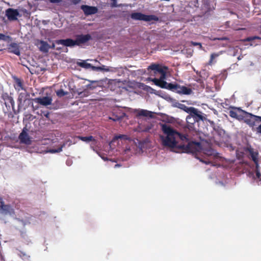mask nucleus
Instances as JSON below:
<instances>
[{"instance_id":"nucleus-17","label":"nucleus","mask_w":261,"mask_h":261,"mask_svg":"<svg viewBox=\"0 0 261 261\" xmlns=\"http://www.w3.org/2000/svg\"><path fill=\"white\" fill-rule=\"evenodd\" d=\"M3 99L5 101V105L8 109L11 108L12 109L14 108V101L11 96H9L7 94H4L3 96Z\"/></svg>"},{"instance_id":"nucleus-1","label":"nucleus","mask_w":261,"mask_h":261,"mask_svg":"<svg viewBox=\"0 0 261 261\" xmlns=\"http://www.w3.org/2000/svg\"><path fill=\"white\" fill-rule=\"evenodd\" d=\"M163 134L160 135L162 145L172 149L193 152L200 149V144L195 142L190 134L181 135L168 124H162Z\"/></svg>"},{"instance_id":"nucleus-34","label":"nucleus","mask_w":261,"mask_h":261,"mask_svg":"<svg viewBox=\"0 0 261 261\" xmlns=\"http://www.w3.org/2000/svg\"><path fill=\"white\" fill-rule=\"evenodd\" d=\"M15 89L18 91L23 89L22 85L20 80H17Z\"/></svg>"},{"instance_id":"nucleus-5","label":"nucleus","mask_w":261,"mask_h":261,"mask_svg":"<svg viewBox=\"0 0 261 261\" xmlns=\"http://www.w3.org/2000/svg\"><path fill=\"white\" fill-rule=\"evenodd\" d=\"M196 143H198L200 144V149L199 150L191 152V153H195L196 152H199L201 150L203 151V153L208 157V159L204 160L203 159H199L201 162L205 163V164H211L212 161L211 160L213 159H216L219 157V153L216 152L215 150L212 149L211 148H203L202 147L204 146V142L202 141L201 142H198L194 141Z\"/></svg>"},{"instance_id":"nucleus-37","label":"nucleus","mask_w":261,"mask_h":261,"mask_svg":"<svg viewBox=\"0 0 261 261\" xmlns=\"http://www.w3.org/2000/svg\"><path fill=\"white\" fill-rule=\"evenodd\" d=\"M191 43L194 46L199 45L200 48L202 47V45L200 43L191 42Z\"/></svg>"},{"instance_id":"nucleus-27","label":"nucleus","mask_w":261,"mask_h":261,"mask_svg":"<svg viewBox=\"0 0 261 261\" xmlns=\"http://www.w3.org/2000/svg\"><path fill=\"white\" fill-rule=\"evenodd\" d=\"M144 89L147 92L151 93V94H155L156 95H159V92L156 91L155 90L153 89L150 86L145 85V87L144 88Z\"/></svg>"},{"instance_id":"nucleus-14","label":"nucleus","mask_w":261,"mask_h":261,"mask_svg":"<svg viewBox=\"0 0 261 261\" xmlns=\"http://www.w3.org/2000/svg\"><path fill=\"white\" fill-rule=\"evenodd\" d=\"M189 114H192V116L194 117L197 122H199V121H203L205 119V115L197 109H196L194 107L192 108Z\"/></svg>"},{"instance_id":"nucleus-25","label":"nucleus","mask_w":261,"mask_h":261,"mask_svg":"<svg viewBox=\"0 0 261 261\" xmlns=\"http://www.w3.org/2000/svg\"><path fill=\"white\" fill-rule=\"evenodd\" d=\"M90 59L87 60L82 61L77 63V64L81 67L85 69H89L90 67H92V65L87 62V61H89ZM92 60H90L91 61Z\"/></svg>"},{"instance_id":"nucleus-6","label":"nucleus","mask_w":261,"mask_h":261,"mask_svg":"<svg viewBox=\"0 0 261 261\" xmlns=\"http://www.w3.org/2000/svg\"><path fill=\"white\" fill-rule=\"evenodd\" d=\"M249 155L251 156L252 160L255 164V176L252 172H250L249 174L251 176H252L253 178L256 179L258 182L259 185H261V174L259 170V165L258 164V153L257 151L254 150L253 149L250 148L248 149Z\"/></svg>"},{"instance_id":"nucleus-32","label":"nucleus","mask_w":261,"mask_h":261,"mask_svg":"<svg viewBox=\"0 0 261 261\" xmlns=\"http://www.w3.org/2000/svg\"><path fill=\"white\" fill-rule=\"evenodd\" d=\"M19 255L23 260H28L30 257L27 254L22 252H20Z\"/></svg>"},{"instance_id":"nucleus-48","label":"nucleus","mask_w":261,"mask_h":261,"mask_svg":"<svg viewBox=\"0 0 261 261\" xmlns=\"http://www.w3.org/2000/svg\"><path fill=\"white\" fill-rule=\"evenodd\" d=\"M20 96H22V93H21V94H20V96H19V100H21V98H22V97H20Z\"/></svg>"},{"instance_id":"nucleus-24","label":"nucleus","mask_w":261,"mask_h":261,"mask_svg":"<svg viewBox=\"0 0 261 261\" xmlns=\"http://www.w3.org/2000/svg\"><path fill=\"white\" fill-rule=\"evenodd\" d=\"M67 143H68V146H70L72 144V142L70 139H69L67 140L60 147L58 148L57 149H50L49 151V152L53 153L60 152L62 150V148L64 147L66 144H67Z\"/></svg>"},{"instance_id":"nucleus-52","label":"nucleus","mask_w":261,"mask_h":261,"mask_svg":"<svg viewBox=\"0 0 261 261\" xmlns=\"http://www.w3.org/2000/svg\"><path fill=\"white\" fill-rule=\"evenodd\" d=\"M220 184L221 185H223L222 182H220Z\"/></svg>"},{"instance_id":"nucleus-47","label":"nucleus","mask_w":261,"mask_h":261,"mask_svg":"<svg viewBox=\"0 0 261 261\" xmlns=\"http://www.w3.org/2000/svg\"><path fill=\"white\" fill-rule=\"evenodd\" d=\"M20 96H22V93H21V94H20V96H19V100H21V98H22V97H20Z\"/></svg>"},{"instance_id":"nucleus-33","label":"nucleus","mask_w":261,"mask_h":261,"mask_svg":"<svg viewBox=\"0 0 261 261\" xmlns=\"http://www.w3.org/2000/svg\"><path fill=\"white\" fill-rule=\"evenodd\" d=\"M221 54H222V52H219L218 53H213V54H211L210 62H212L214 59L218 57L219 56H220Z\"/></svg>"},{"instance_id":"nucleus-18","label":"nucleus","mask_w":261,"mask_h":261,"mask_svg":"<svg viewBox=\"0 0 261 261\" xmlns=\"http://www.w3.org/2000/svg\"><path fill=\"white\" fill-rule=\"evenodd\" d=\"M136 152L135 151L133 150V149L130 148L129 146H126L125 148L123 150L122 153H121V155L123 156V160H127L129 159L133 154H135Z\"/></svg>"},{"instance_id":"nucleus-50","label":"nucleus","mask_w":261,"mask_h":261,"mask_svg":"<svg viewBox=\"0 0 261 261\" xmlns=\"http://www.w3.org/2000/svg\"><path fill=\"white\" fill-rule=\"evenodd\" d=\"M120 167V165L119 164H116L115 165V167Z\"/></svg>"},{"instance_id":"nucleus-49","label":"nucleus","mask_w":261,"mask_h":261,"mask_svg":"<svg viewBox=\"0 0 261 261\" xmlns=\"http://www.w3.org/2000/svg\"><path fill=\"white\" fill-rule=\"evenodd\" d=\"M242 57H241V56H239V57H238V59L239 60H241V59H242Z\"/></svg>"},{"instance_id":"nucleus-11","label":"nucleus","mask_w":261,"mask_h":261,"mask_svg":"<svg viewBox=\"0 0 261 261\" xmlns=\"http://www.w3.org/2000/svg\"><path fill=\"white\" fill-rule=\"evenodd\" d=\"M6 16L7 17L8 20L10 21L16 20L18 17H21L19 11L17 9L12 8H9L6 11Z\"/></svg>"},{"instance_id":"nucleus-38","label":"nucleus","mask_w":261,"mask_h":261,"mask_svg":"<svg viewBox=\"0 0 261 261\" xmlns=\"http://www.w3.org/2000/svg\"><path fill=\"white\" fill-rule=\"evenodd\" d=\"M90 68H91L93 71H99V67L94 66L92 65Z\"/></svg>"},{"instance_id":"nucleus-45","label":"nucleus","mask_w":261,"mask_h":261,"mask_svg":"<svg viewBox=\"0 0 261 261\" xmlns=\"http://www.w3.org/2000/svg\"><path fill=\"white\" fill-rule=\"evenodd\" d=\"M202 141L204 142V144L205 143H207V144H209V143H208L207 141H204V140H201L200 142H201Z\"/></svg>"},{"instance_id":"nucleus-16","label":"nucleus","mask_w":261,"mask_h":261,"mask_svg":"<svg viewBox=\"0 0 261 261\" xmlns=\"http://www.w3.org/2000/svg\"><path fill=\"white\" fill-rule=\"evenodd\" d=\"M81 9L86 15L95 14L98 12V9L96 7L82 5Z\"/></svg>"},{"instance_id":"nucleus-51","label":"nucleus","mask_w":261,"mask_h":261,"mask_svg":"<svg viewBox=\"0 0 261 261\" xmlns=\"http://www.w3.org/2000/svg\"><path fill=\"white\" fill-rule=\"evenodd\" d=\"M259 93L261 94V89H259L258 90Z\"/></svg>"},{"instance_id":"nucleus-13","label":"nucleus","mask_w":261,"mask_h":261,"mask_svg":"<svg viewBox=\"0 0 261 261\" xmlns=\"http://www.w3.org/2000/svg\"><path fill=\"white\" fill-rule=\"evenodd\" d=\"M245 112V111L242 110L240 108H236L230 110L229 112V115L232 118L241 120L244 118Z\"/></svg>"},{"instance_id":"nucleus-19","label":"nucleus","mask_w":261,"mask_h":261,"mask_svg":"<svg viewBox=\"0 0 261 261\" xmlns=\"http://www.w3.org/2000/svg\"><path fill=\"white\" fill-rule=\"evenodd\" d=\"M186 121L188 123V128L190 131H193L194 129V125L197 122V121L195 120L194 117L192 116L191 114H189V115L186 117Z\"/></svg>"},{"instance_id":"nucleus-44","label":"nucleus","mask_w":261,"mask_h":261,"mask_svg":"<svg viewBox=\"0 0 261 261\" xmlns=\"http://www.w3.org/2000/svg\"><path fill=\"white\" fill-rule=\"evenodd\" d=\"M55 48V44L54 43H53L51 45H50V48L54 49Z\"/></svg>"},{"instance_id":"nucleus-23","label":"nucleus","mask_w":261,"mask_h":261,"mask_svg":"<svg viewBox=\"0 0 261 261\" xmlns=\"http://www.w3.org/2000/svg\"><path fill=\"white\" fill-rule=\"evenodd\" d=\"M79 139L88 143L90 141H92L93 143L91 145L93 146V145H95L96 143L95 139L92 136H87V137H83V136H77L76 137Z\"/></svg>"},{"instance_id":"nucleus-10","label":"nucleus","mask_w":261,"mask_h":261,"mask_svg":"<svg viewBox=\"0 0 261 261\" xmlns=\"http://www.w3.org/2000/svg\"><path fill=\"white\" fill-rule=\"evenodd\" d=\"M243 119H245V122L251 127H253L255 123L258 122L260 116L253 115L251 113L245 112Z\"/></svg>"},{"instance_id":"nucleus-40","label":"nucleus","mask_w":261,"mask_h":261,"mask_svg":"<svg viewBox=\"0 0 261 261\" xmlns=\"http://www.w3.org/2000/svg\"><path fill=\"white\" fill-rule=\"evenodd\" d=\"M49 2L51 3H59L62 0H49Z\"/></svg>"},{"instance_id":"nucleus-31","label":"nucleus","mask_w":261,"mask_h":261,"mask_svg":"<svg viewBox=\"0 0 261 261\" xmlns=\"http://www.w3.org/2000/svg\"><path fill=\"white\" fill-rule=\"evenodd\" d=\"M90 148L95 151L103 160L104 161H108V159L107 158H105L103 156H102L99 152H98L97 150H95L94 146L90 145Z\"/></svg>"},{"instance_id":"nucleus-26","label":"nucleus","mask_w":261,"mask_h":261,"mask_svg":"<svg viewBox=\"0 0 261 261\" xmlns=\"http://www.w3.org/2000/svg\"><path fill=\"white\" fill-rule=\"evenodd\" d=\"M177 107L180 109L189 114L193 107H188L182 103H178Z\"/></svg>"},{"instance_id":"nucleus-36","label":"nucleus","mask_w":261,"mask_h":261,"mask_svg":"<svg viewBox=\"0 0 261 261\" xmlns=\"http://www.w3.org/2000/svg\"><path fill=\"white\" fill-rule=\"evenodd\" d=\"M99 71H110L109 67H108L105 65H101V66H99Z\"/></svg>"},{"instance_id":"nucleus-21","label":"nucleus","mask_w":261,"mask_h":261,"mask_svg":"<svg viewBox=\"0 0 261 261\" xmlns=\"http://www.w3.org/2000/svg\"><path fill=\"white\" fill-rule=\"evenodd\" d=\"M8 50L9 53H13L16 55H20V50L18 45L16 43H12L8 46Z\"/></svg>"},{"instance_id":"nucleus-29","label":"nucleus","mask_w":261,"mask_h":261,"mask_svg":"<svg viewBox=\"0 0 261 261\" xmlns=\"http://www.w3.org/2000/svg\"><path fill=\"white\" fill-rule=\"evenodd\" d=\"M124 115V113H123L121 116L113 115L112 117H110L109 119L112 120L114 121H117L122 119Z\"/></svg>"},{"instance_id":"nucleus-15","label":"nucleus","mask_w":261,"mask_h":261,"mask_svg":"<svg viewBox=\"0 0 261 261\" xmlns=\"http://www.w3.org/2000/svg\"><path fill=\"white\" fill-rule=\"evenodd\" d=\"M36 102L42 105L43 106H47L50 105L52 103V98L50 96H44L42 97L36 98L35 99Z\"/></svg>"},{"instance_id":"nucleus-39","label":"nucleus","mask_w":261,"mask_h":261,"mask_svg":"<svg viewBox=\"0 0 261 261\" xmlns=\"http://www.w3.org/2000/svg\"><path fill=\"white\" fill-rule=\"evenodd\" d=\"M253 39V37H247V38L245 39L244 40V41H252Z\"/></svg>"},{"instance_id":"nucleus-3","label":"nucleus","mask_w":261,"mask_h":261,"mask_svg":"<svg viewBox=\"0 0 261 261\" xmlns=\"http://www.w3.org/2000/svg\"><path fill=\"white\" fill-rule=\"evenodd\" d=\"M160 71L163 73L161 77V81L160 82L158 80L154 79V82L155 85L162 88L171 90L179 94L189 95L192 93V90L187 87L183 86H181L177 84L167 83L165 81V74L164 71L162 70H161Z\"/></svg>"},{"instance_id":"nucleus-12","label":"nucleus","mask_w":261,"mask_h":261,"mask_svg":"<svg viewBox=\"0 0 261 261\" xmlns=\"http://www.w3.org/2000/svg\"><path fill=\"white\" fill-rule=\"evenodd\" d=\"M18 138L20 140V143L21 144L30 145L32 143L31 138L28 134L26 128H23L21 133L19 134Z\"/></svg>"},{"instance_id":"nucleus-42","label":"nucleus","mask_w":261,"mask_h":261,"mask_svg":"<svg viewBox=\"0 0 261 261\" xmlns=\"http://www.w3.org/2000/svg\"><path fill=\"white\" fill-rule=\"evenodd\" d=\"M78 94L81 96V97L82 96H86V95L85 94V92H78Z\"/></svg>"},{"instance_id":"nucleus-46","label":"nucleus","mask_w":261,"mask_h":261,"mask_svg":"<svg viewBox=\"0 0 261 261\" xmlns=\"http://www.w3.org/2000/svg\"><path fill=\"white\" fill-rule=\"evenodd\" d=\"M139 147L140 150H142V145L140 143H139Z\"/></svg>"},{"instance_id":"nucleus-2","label":"nucleus","mask_w":261,"mask_h":261,"mask_svg":"<svg viewBox=\"0 0 261 261\" xmlns=\"http://www.w3.org/2000/svg\"><path fill=\"white\" fill-rule=\"evenodd\" d=\"M136 116L138 119V126L136 131L151 132L153 124L148 121V118L153 117V113L146 110H137Z\"/></svg>"},{"instance_id":"nucleus-43","label":"nucleus","mask_w":261,"mask_h":261,"mask_svg":"<svg viewBox=\"0 0 261 261\" xmlns=\"http://www.w3.org/2000/svg\"><path fill=\"white\" fill-rule=\"evenodd\" d=\"M253 39L255 40V39H259V40H261V37H258V36H253Z\"/></svg>"},{"instance_id":"nucleus-28","label":"nucleus","mask_w":261,"mask_h":261,"mask_svg":"<svg viewBox=\"0 0 261 261\" xmlns=\"http://www.w3.org/2000/svg\"><path fill=\"white\" fill-rule=\"evenodd\" d=\"M240 50V49L238 46L231 48L229 49V54L232 56H236L239 53Z\"/></svg>"},{"instance_id":"nucleus-4","label":"nucleus","mask_w":261,"mask_h":261,"mask_svg":"<svg viewBox=\"0 0 261 261\" xmlns=\"http://www.w3.org/2000/svg\"><path fill=\"white\" fill-rule=\"evenodd\" d=\"M92 39L91 36L88 34L86 35H78L76 36L75 40L71 39H61L56 41L57 44H61L67 47H73L74 46H81L85 44Z\"/></svg>"},{"instance_id":"nucleus-9","label":"nucleus","mask_w":261,"mask_h":261,"mask_svg":"<svg viewBox=\"0 0 261 261\" xmlns=\"http://www.w3.org/2000/svg\"><path fill=\"white\" fill-rule=\"evenodd\" d=\"M0 214L13 216L14 210L10 204H5L2 197H0Z\"/></svg>"},{"instance_id":"nucleus-20","label":"nucleus","mask_w":261,"mask_h":261,"mask_svg":"<svg viewBox=\"0 0 261 261\" xmlns=\"http://www.w3.org/2000/svg\"><path fill=\"white\" fill-rule=\"evenodd\" d=\"M38 46L40 51L43 53H47L50 49V45L46 42L43 40L39 41Z\"/></svg>"},{"instance_id":"nucleus-22","label":"nucleus","mask_w":261,"mask_h":261,"mask_svg":"<svg viewBox=\"0 0 261 261\" xmlns=\"http://www.w3.org/2000/svg\"><path fill=\"white\" fill-rule=\"evenodd\" d=\"M119 139L128 140L129 138L127 136L123 135H120L114 137L112 141L109 143L110 149L111 150H113L114 149V147H113V144L114 143L117 142V144L119 145V142L118 140Z\"/></svg>"},{"instance_id":"nucleus-30","label":"nucleus","mask_w":261,"mask_h":261,"mask_svg":"<svg viewBox=\"0 0 261 261\" xmlns=\"http://www.w3.org/2000/svg\"><path fill=\"white\" fill-rule=\"evenodd\" d=\"M67 94L68 92L64 91L63 89H60L56 91V94L59 97H63Z\"/></svg>"},{"instance_id":"nucleus-8","label":"nucleus","mask_w":261,"mask_h":261,"mask_svg":"<svg viewBox=\"0 0 261 261\" xmlns=\"http://www.w3.org/2000/svg\"><path fill=\"white\" fill-rule=\"evenodd\" d=\"M130 17L135 20H143L147 22L152 21H158L159 18L153 15H145L140 12L133 13L130 15Z\"/></svg>"},{"instance_id":"nucleus-41","label":"nucleus","mask_w":261,"mask_h":261,"mask_svg":"<svg viewBox=\"0 0 261 261\" xmlns=\"http://www.w3.org/2000/svg\"><path fill=\"white\" fill-rule=\"evenodd\" d=\"M81 1V0H71V2L74 5L79 4Z\"/></svg>"},{"instance_id":"nucleus-53","label":"nucleus","mask_w":261,"mask_h":261,"mask_svg":"<svg viewBox=\"0 0 261 261\" xmlns=\"http://www.w3.org/2000/svg\"><path fill=\"white\" fill-rule=\"evenodd\" d=\"M94 61L96 62H98V61L96 60H95Z\"/></svg>"},{"instance_id":"nucleus-35","label":"nucleus","mask_w":261,"mask_h":261,"mask_svg":"<svg viewBox=\"0 0 261 261\" xmlns=\"http://www.w3.org/2000/svg\"><path fill=\"white\" fill-rule=\"evenodd\" d=\"M10 38V37L8 36H6L3 34L0 33V40L7 41Z\"/></svg>"},{"instance_id":"nucleus-7","label":"nucleus","mask_w":261,"mask_h":261,"mask_svg":"<svg viewBox=\"0 0 261 261\" xmlns=\"http://www.w3.org/2000/svg\"><path fill=\"white\" fill-rule=\"evenodd\" d=\"M167 69H168V68L166 66H162L160 65H158V64H151L148 67V70H151L152 71V72H150V75H154V76H156L157 75V74H160V76L159 77V78H154V79H152L151 77H148L147 80V81H152V82H153L154 83V79H156L157 80H158L159 81H161V77H162V72H161L160 71L161 70H162L164 72V74H165V80L166 79V73H167Z\"/></svg>"},{"instance_id":"nucleus-54","label":"nucleus","mask_w":261,"mask_h":261,"mask_svg":"<svg viewBox=\"0 0 261 261\" xmlns=\"http://www.w3.org/2000/svg\"><path fill=\"white\" fill-rule=\"evenodd\" d=\"M113 1H114V0H113ZM115 1H116V0H115Z\"/></svg>"}]
</instances>
